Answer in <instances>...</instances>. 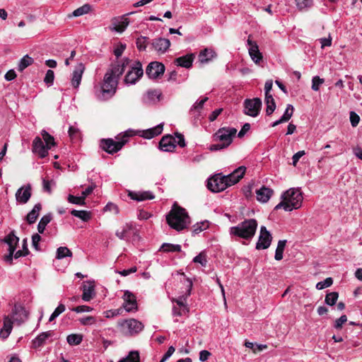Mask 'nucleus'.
<instances>
[{"instance_id":"nucleus-33","label":"nucleus","mask_w":362,"mask_h":362,"mask_svg":"<svg viewBox=\"0 0 362 362\" xmlns=\"http://www.w3.org/2000/svg\"><path fill=\"white\" fill-rule=\"evenodd\" d=\"M52 219V216L51 214H46L41 218V219L37 225V230H38L39 233H44L46 226H47V224L49 223H50Z\"/></svg>"},{"instance_id":"nucleus-32","label":"nucleus","mask_w":362,"mask_h":362,"mask_svg":"<svg viewBox=\"0 0 362 362\" xmlns=\"http://www.w3.org/2000/svg\"><path fill=\"white\" fill-rule=\"evenodd\" d=\"M161 97V93L158 90H149L146 93V102L152 103L159 101Z\"/></svg>"},{"instance_id":"nucleus-10","label":"nucleus","mask_w":362,"mask_h":362,"mask_svg":"<svg viewBox=\"0 0 362 362\" xmlns=\"http://www.w3.org/2000/svg\"><path fill=\"white\" fill-rule=\"evenodd\" d=\"M225 177L221 173H218L208 180L207 187L213 192H219L228 187L225 180Z\"/></svg>"},{"instance_id":"nucleus-56","label":"nucleus","mask_w":362,"mask_h":362,"mask_svg":"<svg viewBox=\"0 0 362 362\" xmlns=\"http://www.w3.org/2000/svg\"><path fill=\"white\" fill-rule=\"evenodd\" d=\"M68 199L69 202H70L71 204H77V205L82 206V205H84L86 204L85 201L83 199V197H81H81H76V196L69 194L68 196V199Z\"/></svg>"},{"instance_id":"nucleus-47","label":"nucleus","mask_w":362,"mask_h":362,"mask_svg":"<svg viewBox=\"0 0 362 362\" xmlns=\"http://www.w3.org/2000/svg\"><path fill=\"white\" fill-rule=\"evenodd\" d=\"M209 228V222L208 221H202L200 223H197L193 226L192 233L194 234H198L200 232L207 229Z\"/></svg>"},{"instance_id":"nucleus-41","label":"nucleus","mask_w":362,"mask_h":362,"mask_svg":"<svg viewBox=\"0 0 362 362\" xmlns=\"http://www.w3.org/2000/svg\"><path fill=\"white\" fill-rule=\"evenodd\" d=\"M82 336L77 334H71L67 336L66 341L69 345H78L82 341Z\"/></svg>"},{"instance_id":"nucleus-20","label":"nucleus","mask_w":362,"mask_h":362,"mask_svg":"<svg viewBox=\"0 0 362 362\" xmlns=\"http://www.w3.org/2000/svg\"><path fill=\"white\" fill-rule=\"evenodd\" d=\"M247 42L249 45L248 52L252 60L255 64H259V62L262 60V54L259 52L257 42L252 41L250 39V37H248Z\"/></svg>"},{"instance_id":"nucleus-59","label":"nucleus","mask_w":362,"mask_h":362,"mask_svg":"<svg viewBox=\"0 0 362 362\" xmlns=\"http://www.w3.org/2000/svg\"><path fill=\"white\" fill-rule=\"evenodd\" d=\"M79 322L83 325H90L95 323V319L92 316H87L79 319Z\"/></svg>"},{"instance_id":"nucleus-52","label":"nucleus","mask_w":362,"mask_h":362,"mask_svg":"<svg viewBox=\"0 0 362 362\" xmlns=\"http://www.w3.org/2000/svg\"><path fill=\"white\" fill-rule=\"evenodd\" d=\"M333 284V280L331 277L325 279L324 281H320L316 284V288L322 290L325 288L329 287Z\"/></svg>"},{"instance_id":"nucleus-2","label":"nucleus","mask_w":362,"mask_h":362,"mask_svg":"<svg viewBox=\"0 0 362 362\" xmlns=\"http://www.w3.org/2000/svg\"><path fill=\"white\" fill-rule=\"evenodd\" d=\"M168 224L177 231H181L190 223V218L186 210L175 204L166 216Z\"/></svg>"},{"instance_id":"nucleus-26","label":"nucleus","mask_w":362,"mask_h":362,"mask_svg":"<svg viewBox=\"0 0 362 362\" xmlns=\"http://www.w3.org/2000/svg\"><path fill=\"white\" fill-rule=\"evenodd\" d=\"M129 197L134 200L136 201H144L148 199H154L155 196L151 192L145 191V192H129Z\"/></svg>"},{"instance_id":"nucleus-48","label":"nucleus","mask_w":362,"mask_h":362,"mask_svg":"<svg viewBox=\"0 0 362 362\" xmlns=\"http://www.w3.org/2000/svg\"><path fill=\"white\" fill-rule=\"evenodd\" d=\"M131 229L132 226L129 224H126L122 227V230H117L115 233V235L119 239L123 240L126 238L127 234L130 231Z\"/></svg>"},{"instance_id":"nucleus-51","label":"nucleus","mask_w":362,"mask_h":362,"mask_svg":"<svg viewBox=\"0 0 362 362\" xmlns=\"http://www.w3.org/2000/svg\"><path fill=\"white\" fill-rule=\"evenodd\" d=\"M65 310V305L64 304L60 303L57 308L54 310L52 314L50 315L49 322L53 321L55 318H57L60 314H62Z\"/></svg>"},{"instance_id":"nucleus-31","label":"nucleus","mask_w":362,"mask_h":362,"mask_svg":"<svg viewBox=\"0 0 362 362\" xmlns=\"http://www.w3.org/2000/svg\"><path fill=\"white\" fill-rule=\"evenodd\" d=\"M42 209V205L40 203L36 204L33 209L26 216V220L30 223L32 224L35 223L37 218L39 216L40 211Z\"/></svg>"},{"instance_id":"nucleus-46","label":"nucleus","mask_w":362,"mask_h":362,"mask_svg":"<svg viewBox=\"0 0 362 362\" xmlns=\"http://www.w3.org/2000/svg\"><path fill=\"white\" fill-rule=\"evenodd\" d=\"M148 38L144 36L139 37L136 40V47L139 50H145L147 47Z\"/></svg>"},{"instance_id":"nucleus-58","label":"nucleus","mask_w":362,"mask_h":362,"mask_svg":"<svg viewBox=\"0 0 362 362\" xmlns=\"http://www.w3.org/2000/svg\"><path fill=\"white\" fill-rule=\"evenodd\" d=\"M350 122L353 127H356L360 122V117L354 111L350 112Z\"/></svg>"},{"instance_id":"nucleus-14","label":"nucleus","mask_w":362,"mask_h":362,"mask_svg":"<svg viewBox=\"0 0 362 362\" xmlns=\"http://www.w3.org/2000/svg\"><path fill=\"white\" fill-rule=\"evenodd\" d=\"M165 66L158 62H152L148 64L146 69V74L149 78L156 79L163 75Z\"/></svg>"},{"instance_id":"nucleus-35","label":"nucleus","mask_w":362,"mask_h":362,"mask_svg":"<svg viewBox=\"0 0 362 362\" xmlns=\"http://www.w3.org/2000/svg\"><path fill=\"white\" fill-rule=\"evenodd\" d=\"M71 214L73 215L74 216H76V217L81 219L83 221H88L91 218L90 213L89 211H83V210L79 211V210L73 209L71 211Z\"/></svg>"},{"instance_id":"nucleus-7","label":"nucleus","mask_w":362,"mask_h":362,"mask_svg":"<svg viewBox=\"0 0 362 362\" xmlns=\"http://www.w3.org/2000/svg\"><path fill=\"white\" fill-rule=\"evenodd\" d=\"M130 135L126 132L116 136V141L112 139H103L100 141V147L109 154H114L120 151L128 142Z\"/></svg>"},{"instance_id":"nucleus-24","label":"nucleus","mask_w":362,"mask_h":362,"mask_svg":"<svg viewBox=\"0 0 362 362\" xmlns=\"http://www.w3.org/2000/svg\"><path fill=\"white\" fill-rule=\"evenodd\" d=\"M194 59V54H187L185 56L176 58L174 61V63L178 66L189 69L192 66Z\"/></svg>"},{"instance_id":"nucleus-49","label":"nucleus","mask_w":362,"mask_h":362,"mask_svg":"<svg viewBox=\"0 0 362 362\" xmlns=\"http://www.w3.org/2000/svg\"><path fill=\"white\" fill-rule=\"evenodd\" d=\"M293 110H294L293 106L291 104H288L286 106V108L284 111V115L281 116V120L288 122L292 117Z\"/></svg>"},{"instance_id":"nucleus-55","label":"nucleus","mask_w":362,"mask_h":362,"mask_svg":"<svg viewBox=\"0 0 362 362\" xmlns=\"http://www.w3.org/2000/svg\"><path fill=\"white\" fill-rule=\"evenodd\" d=\"M104 211L112 212L114 214H118L119 213V207L117 204L108 202L103 209Z\"/></svg>"},{"instance_id":"nucleus-39","label":"nucleus","mask_w":362,"mask_h":362,"mask_svg":"<svg viewBox=\"0 0 362 362\" xmlns=\"http://www.w3.org/2000/svg\"><path fill=\"white\" fill-rule=\"evenodd\" d=\"M41 134L47 148L51 149L52 147L56 145L54 137L52 135H50L48 132H47L45 130H43Z\"/></svg>"},{"instance_id":"nucleus-9","label":"nucleus","mask_w":362,"mask_h":362,"mask_svg":"<svg viewBox=\"0 0 362 362\" xmlns=\"http://www.w3.org/2000/svg\"><path fill=\"white\" fill-rule=\"evenodd\" d=\"M118 80L115 77L110 76V74H105L103 84L97 98L100 100H106L110 98L116 92Z\"/></svg>"},{"instance_id":"nucleus-50","label":"nucleus","mask_w":362,"mask_h":362,"mask_svg":"<svg viewBox=\"0 0 362 362\" xmlns=\"http://www.w3.org/2000/svg\"><path fill=\"white\" fill-rule=\"evenodd\" d=\"M193 262L194 263H199L203 267H206L207 264L206 254L204 252H200L198 255L194 257Z\"/></svg>"},{"instance_id":"nucleus-53","label":"nucleus","mask_w":362,"mask_h":362,"mask_svg":"<svg viewBox=\"0 0 362 362\" xmlns=\"http://www.w3.org/2000/svg\"><path fill=\"white\" fill-rule=\"evenodd\" d=\"M54 79V73L52 70L49 69L47 71L45 76L44 78V82L48 86H52Z\"/></svg>"},{"instance_id":"nucleus-40","label":"nucleus","mask_w":362,"mask_h":362,"mask_svg":"<svg viewBox=\"0 0 362 362\" xmlns=\"http://www.w3.org/2000/svg\"><path fill=\"white\" fill-rule=\"evenodd\" d=\"M118 362H140L139 354L137 351H132L127 357Z\"/></svg>"},{"instance_id":"nucleus-34","label":"nucleus","mask_w":362,"mask_h":362,"mask_svg":"<svg viewBox=\"0 0 362 362\" xmlns=\"http://www.w3.org/2000/svg\"><path fill=\"white\" fill-rule=\"evenodd\" d=\"M297 8L300 11H306L313 5V0H295Z\"/></svg>"},{"instance_id":"nucleus-54","label":"nucleus","mask_w":362,"mask_h":362,"mask_svg":"<svg viewBox=\"0 0 362 362\" xmlns=\"http://www.w3.org/2000/svg\"><path fill=\"white\" fill-rule=\"evenodd\" d=\"M55 185V182L51 180H46L43 178L42 180V188L45 192H47L49 194L52 192V187Z\"/></svg>"},{"instance_id":"nucleus-6","label":"nucleus","mask_w":362,"mask_h":362,"mask_svg":"<svg viewBox=\"0 0 362 362\" xmlns=\"http://www.w3.org/2000/svg\"><path fill=\"white\" fill-rule=\"evenodd\" d=\"M237 133V129L233 127H222L214 134L216 140L220 141L221 144H211L209 150L211 151H219L228 147L233 141V137Z\"/></svg>"},{"instance_id":"nucleus-11","label":"nucleus","mask_w":362,"mask_h":362,"mask_svg":"<svg viewBox=\"0 0 362 362\" xmlns=\"http://www.w3.org/2000/svg\"><path fill=\"white\" fill-rule=\"evenodd\" d=\"M143 74L142 64L139 61H136L126 74L124 82L127 84H135Z\"/></svg>"},{"instance_id":"nucleus-1","label":"nucleus","mask_w":362,"mask_h":362,"mask_svg":"<svg viewBox=\"0 0 362 362\" xmlns=\"http://www.w3.org/2000/svg\"><path fill=\"white\" fill-rule=\"evenodd\" d=\"M281 201L275 207L274 210L283 208L286 211L300 208L303 200V194L298 188H290L281 196Z\"/></svg>"},{"instance_id":"nucleus-17","label":"nucleus","mask_w":362,"mask_h":362,"mask_svg":"<svg viewBox=\"0 0 362 362\" xmlns=\"http://www.w3.org/2000/svg\"><path fill=\"white\" fill-rule=\"evenodd\" d=\"M246 171V168L245 166H240L238 168L235 169L230 174L228 175H223V177L226 179L227 184H228V187L233 185L239 182V180L244 176Z\"/></svg>"},{"instance_id":"nucleus-19","label":"nucleus","mask_w":362,"mask_h":362,"mask_svg":"<svg viewBox=\"0 0 362 362\" xmlns=\"http://www.w3.org/2000/svg\"><path fill=\"white\" fill-rule=\"evenodd\" d=\"M82 300L88 302L95 296L94 281H86L83 283Z\"/></svg>"},{"instance_id":"nucleus-22","label":"nucleus","mask_w":362,"mask_h":362,"mask_svg":"<svg viewBox=\"0 0 362 362\" xmlns=\"http://www.w3.org/2000/svg\"><path fill=\"white\" fill-rule=\"evenodd\" d=\"M49 148L43 143L40 138L36 137L33 141V152L40 158H45L48 154Z\"/></svg>"},{"instance_id":"nucleus-42","label":"nucleus","mask_w":362,"mask_h":362,"mask_svg":"<svg viewBox=\"0 0 362 362\" xmlns=\"http://www.w3.org/2000/svg\"><path fill=\"white\" fill-rule=\"evenodd\" d=\"M338 297L339 294L337 292L328 293L325 296V302L327 305L332 306L336 304Z\"/></svg>"},{"instance_id":"nucleus-12","label":"nucleus","mask_w":362,"mask_h":362,"mask_svg":"<svg viewBox=\"0 0 362 362\" xmlns=\"http://www.w3.org/2000/svg\"><path fill=\"white\" fill-rule=\"evenodd\" d=\"M262 107V100L259 98L246 99L244 101V113L247 115L257 117Z\"/></svg>"},{"instance_id":"nucleus-4","label":"nucleus","mask_w":362,"mask_h":362,"mask_svg":"<svg viewBox=\"0 0 362 362\" xmlns=\"http://www.w3.org/2000/svg\"><path fill=\"white\" fill-rule=\"evenodd\" d=\"M13 308L11 311V317H5L3 327L0 329V338L6 339L9 336L13 328L14 322H21L22 320L23 305L20 302L13 301Z\"/></svg>"},{"instance_id":"nucleus-30","label":"nucleus","mask_w":362,"mask_h":362,"mask_svg":"<svg viewBox=\"0 0 362 362\" xmlns=\"http://www.w3.org/2000/svg\"><path fill=\"white\" fill-rule=\"evenodd\" d=\"M163 132V125L158 124L155 127L144 130L141 134L145 139H151L159 134Z\"/></svg>"},{"instance_id":"nucleus-23","label":"nucleus","mask_w":362,"mask_h":362,"mask_svg":"<svg viewBox=\"0 0 362 362\" xmlns=\"http://www.w3.org/2000/svg\"><path fill=\"white\" fill-rule=\"evenodd\" d=\"M85 70V66L83 63H79L75 68L72 74L71 84L74 88H76L79 86L82 75Z\"/></svg>"},{"instance_id":"nucleus-15","label":"nucleus","mask_w":362,"mask_h":362,"mask_svg":"<svg viewBox=\"0 0 362 362\" xmlns=\"http://www.w3.org/2000/svg\"><path fill=\"white\" fill-rule=\"evenodd\" d=\"M272 237L271 233L267 230L266 227L262 226L260 228L258 241L256 243L257 250L267 249L272 243Z\"/></svg>"},{"instance_id":"nucleus-18","label":"nucleus","mask_w":362,"mask_h":362,"mask_svg":"<svg viewBox=\"0 0 362 362\" xmlns=\"http://www.w3.org/2000/svg\"><path fill=\"white\" fill-rule=\"evenodd\" d=\"M151 49L158 54H164L170 46V42L168 39L158 37L155 38L151 42Z\"/></svg>"},{"instance_id":"nucleus-61","label":"nucleus","mask_w":362,"mask_h":362,"mask_svg":"<svg viewBox=\"0 0 362 362\" xmlns=\"http://www.w3.org/2000/svg\"><path fill=\"white\" fill-rule=\"evenodd\" d=\"M347 321V317L345 315H341L337 319L334 325V328L339 329L342 327V325Z\"/></svg>"},{"instance_id":"nucleus-3","label":"nucleus","mask_w":362,"mask_h":362,"mask_svg":"<svg viewBox=\"0 0 362 362\" xmlns=\"http://www.w3.org/2000/svg\"><path fill=\"white\" fill-rule=\"evenodd\" d=\"M257 228V221L254 218L245 219L236 226L230 228L229 232L231 235L238 238L250 240L255 235Z\"/></svg>"},{"instance_id":"nucleus-44","label":"nucleus","mask_w":362,"mask_h":362,"mask_svg":"<svg viewBox=\"0 0 362 362\" xmlns=\"http://www.w3.org/2000/svg\"><path fill=\"white\" fill-rule=\"evenodd\" d=\"M90 9L91 6L89 4H84L82 6L74 10L73 12V16L75 17L83 16L84 14L88 13L90 11Z\"/></svg>"},{"instance_id":"nucleus-62","label":"nucleus","mask_w":362,"mask_h":362,"mask_svg":"<svg viewBox=\"0 0 362 362\" xmlns=\"http://www.w3.org/2000/svg\"><path fill=\"white\" fill-rule=\"evenodd\" d=\"M175 144H177L180 147L183 148L186 146L184 136L180 133H175Z\"/></svg>"},{"instance_id":"nucleus-29","label":"nucleus","mask_w":362,"mask_h":362,"mask_svg":"<svg viewBox=\"0 0 362 362\" xmlns=\"http://www.w3.org/2000/svg\"><path fill=\"white\" fill-rule=\"evenodd\" d=\"M208 100V98L205 97L199 101H197L191 107L189 112L194 115V119H199L200 111L203 108L204 104Z\"/></svg>"},{"instance_id":"nucleus-36","label":"nucleus","mask_w":362,"mask_h":362,"mask_svg":"<svg viewBox=\"0 0 362 362\" xmlns=\"http://www.w3.org/2000/svg\"><path fill=\"white\" fill-rule=\"evenodd\" d=\"M286 244V240H279L275 251L274 258L276 260L279 261L283 259V253Z\"/></svg>"},{"instance_id":"nucleus-8","label":"nucleus","mask_w":362,"mask_h":362,"mask_svg":"<svg viewBox=\"0 0 362 362\" xmlns=\"http://www.w3.org/2000/svg\"><path fill=\"white\" fill-rule=\"evenodd\" d=\"M117 327L122 334L133 336L141 332L144 326L141 322L134 318H129L118 321Z\"/></svg>"},{"instance_id":"nucleus-60","label":"nucleus","mask_w":362,"mask_h":362,"mask_svg":"<svg viewBox=\"0 0 362 362\" xmlns=\"http://www.w3.org/2000/svg\"><path fill=\"white\" fill-rule=\"evenodd\" d=\"M122 313V308H118L115 310H110L105 312V317H112L119 315H121Z\"/></svg>"},{"instance_id":"nucleus-5","label":"nucleus","mask_w":362,"mask_h":362,"mask_svg":"<svg viewBox=\"0 0 362 362\" xmlns=\"http://www.w3.org/2000/svg\"><path fill=\"white\" fill-rule=\"evenodd\" d=\"M0 243L6 244L8 247V254L4 255L3 257V259L6 263L11 265L13 264V258L17 259L23 256V250H19L14 254L16 246L19 243V238L16 235L14 231L10 232L4 239L0 240Z\"/></svg>"},{"instance_id":"nucleus-43","label":"nucleus","mask_w":362,"mask_h":362,"mask_svg":"<svg viewBox=\"0 0 362 362\" xmlns=\"http://www.w3.org/2000/svg\"><path fill=\"white\" fill-rule=\"evenodd\" d=\"M124 73L123 68L119 64L114 66L111 69L108 70L106 74H110V76L115 77L117 80Z\"/></svg>"},{"instance_id":"nucleus-63","label":"nucleus","mask_w":362,"mask_h":362,"mask_svg":"<svg viewBox=\"0 0 362 362\" xmlns=\"http://www.w3.org/2000/svg\"><path fill=\"white\" fill-rule=\"evenodd\" d=\"M72 311L76 313H84V312H90L93 310V308L88 305H79L71 309Z\"/></svg>"},{"instance_id":"nucleus-45","label":"nucleus","mask_w":362,"mask_h":362,"mask_svg":"<svg viewBox=\"0 0 362 362\" xmlns=\"http://www.w3.org/2000/svg\"><path fill=\"white\" fill-rule=\"evenodd\" d=\"M189 312L188 306H184V308L174 305L173 308V317L182 316L187 315Z\"/></svg>"},{"instance_id":"nucleus-37","label":"nucleus","mask_w":362,"mask_h":362,"mask_svg":"<svg viewBox=\"0 0 362 362\" xmlns=\"http://www.w3.org/2000/svg\"><path fill=\"white\" fill-rule=\"evenodd\" d=\"M160 250L165 252H180L181 251V245H174L171 243H163Z\"/></svg>"},{"instance_id":"nucleus-25","label":"nucleus","mask_w":362,"mask_h":362,"mask_svg":"<svg viewBox=\"0 0 362 362\" xmlns=\"http://www.w3.org/2000/svg\"><path fill=\"white\" fill-rule=\"evenodd\" d=\"M273 193V189L263 186L256 191L257 199L259 202L267 203L272 196Z\"/></svg>"},{"instance_id":"nucleus-13","label":"nucleus","mask_w":362,"mask_h":362,"mask_svg":"<svg viewBox=\"0 0 362 362\" xmlns=\"http://www.w3.org/2000/svg\"><path fill=\"white\" fill-rule=\"evenodd\" d=\"M129 14L112 18L111 25L109 27L110 30L119 33H123L129 24V20L127 18V16Z\"/></svg>"},{"instance_id":"nucleus-28","label":"nucleus","mask_w":362,"mask_h":362,"mask_svg":"<svg viewBox=\"0 0 362 362\" xmlns=\"http://www.w3.org/2000/svg\"><path fill=\"white\" fill-rule=\"evenodd\" d=\"M216 57V54L213 49L206 48L199 53V60L202 64H206Z\"/></svg>"},{"instance_id":"nucleus-21","label":"nucleus","mask_w":362,"mask_h":362,"mask_svg":"<svg viewBox=\"0 0 362 362\" xmlns=\"http://www.w3.org/2000/svg\"><path fill=\"white\" fill-rule=\"evenodd\" d=\"M175 141L176 139L173 136H164L159 142V147L163 151L172 152L176 147Z\"/></svg>"},{"instance_id":"nucleus-38","label":"nucleus","mask_w":362,"mask_h":362,"mask_svg":"<svg viewBox=\"0 0 362 362\" xmlns=\"http://www.w3.org/2000/svg\"><path fill=\"white\" fill-rule=\"evenodd\" d=\"M72 257V252L66 247H59L57 250L56 258L58 259Z\"/></svg>"},{"instance_id":"nucleus-64","label":"nucleus","mask_w":362,"mask_h":362,"mask_svg":"<svg viewBox=\"0 0 362 362\" xmlns=\"http://www.w3.org/2000/svg\"><path fill=\"white\" fill-rule=\"evenodd\" d=\"M96 185L95 184H92L91 185L88 186L84 191L81 193V197H83V199L85 201V199L86 197H88L89 194H90L93 189L95 188Z\"/></svg>"},{"instance_id":"nucleus-57","label":"nucleus","mask_w":362,"mask_h":362,"mask_svg":"<svg viewBox=\"0 0 362 362\" xmlns=\"http://www.w3.org/2000/svg\"><path fill=\"white\" fill-rule=\"evenodd\" d=\"M324 83V79L316 76L313 78L312 80V89L315 91H317L320 89V85Z\"/></svg>"},{"instance_id":"nucleus-27","label":"nucleus","mask_w":362,"mask_h":362,"mask_svg":"<svg viewBox=\"0 0 362 362\" xmlns=\"http://www.w3.org/2000/svg\"><path fill=\"white\" fill-rule=\"evenodd\" d=\"M53 331L42 332L33 340V346L35 349L39 348L45 344L46 340L53 335Z\"/></svg>"},{"instance_id":"nucleus-16","label":"nucleus","mask_w":362,"mask_h":362,"mask_svg":"<svg viewBox=\"0 0 362 362\" xmlns=\"http://www.w3.org/2000/svg\"><path fill=\"white\" fill-rule=\"evenodd\" d=\"M124 303L122 304V310L127 312H135L138 310L136 296L129 291H126L123 295Z\"/></svg>"}]
</instances>
